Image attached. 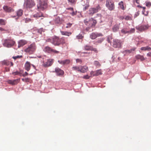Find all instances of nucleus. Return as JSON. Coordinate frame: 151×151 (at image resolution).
<instances>
[{
  "instance_id": "f257e3e1",
  "label": "nucleus",
  "mask_w": 151,
  "mask_h": 151,
  "mask_svg": "<svg viewBox=\"0 0 151 151\" xmlns=\"http://www.w3.org/2000/svg\"><path fill=\"white\" fill-rule=\"evenodd\" d=\"M84 22L85 24L88 27L86 29V31H88L91 27L95 26L97 22L93 18H91L90 19H86L84 20Z\"/></svg>"
},
{
  "instance_id": "f03ea898",
  "label": "nucleus",
  "mask_w": 151,
  "mask_h": 151,
  "mask_svg": "<svg viewBox=\"0 0 151 151\" xmlns=\"http://www.w3.org/2000/svg\"><path fill=\"white\" fill-rule=\"evenodd\" d=\"M52 43L55 46H59L60 44L63 45L65 43V39L64 37L61 38L54 36L52 38Z\"/></svg>"
},
{
  "instance_id": "7ed1b4c3",
  "label": "nucleus",
  "mask_w": 151,
  "mask_h": 151,
  "mask_svg": "<svg viewBox=\"0 0 151 151\" xmlns=\"http://www.w3.org/2000/svg\"><path fill=\"white\" fill-rule=\"evenodd\" d=\"M36 46L35 44L32 43L28 45L27 47L25 49L24 51L29 54H33L35 51Z\"/></svg>"
},
{
  "instance_id": "20e7f679",
  "label": "nucleus",
  "mask_w": 151,
  "mask_h": 151,
  "mask_svg": "<svg viewBox=\"0 0 151 151\" xmlns=\"http://www.w3.org/2000/svg\"><path fill=\"white\" fill-rule=\"evenodd\" d=\"M15 42L13 40L8 38L5 39L3 41V45L7 47H11L13 46Z\"/></svg>"
},
{
  "instance_id": "39448f33",
  "label": "nucleus",
  "mask_w": 151,
  "mask_h": 151,
  "mask_svg": "<svg viewBox=\"0 0 151 151\" xmlns=\"http://www.w3.org/2000/svg\"><path fill=\"white\" fill-rule=\"evenodd\" d=\"M35 5L34 1L33 0H24V6L27 9H30Z\"/></svg>"
},
{
  "instance_id": "423d86ee",
  "label": "nucleus",
  "mask_w": 151,
  "mask_h": 151,
  "mask_svg": "<svg viewBox=\"0 0 151 151\" xmlns=\"http://www.w3.org/2000/svg\"><path fill=\"white\" fill-rule=\"evenodd\" d=\"M37 7L38 9H45L47 7V3L46 2L43 0L40 1L39 3L37 4Z\"/></svg>"
},
{
  "instance_id": "0eeeda50",
  "label": "nucleus",
  "mask_w": 151,
  "mask_h": 151,
  "mask_svg": "<svg viewBox=\"0 0 151 151\" xmlns=\"http://www.w3.org/2000/svg\"><path fill=\"white\" fill-rule=\"evenodd\" d=\"M113 46L114 48H120L122 47V42L119 40H115L113 42Z\"/></svg>"
},
{
  "instance_id": "6e6552de",
  "label": "nucleus",
  "mask_w": 151,
  "mask_h": 151,
  "mask_svg": "<svg viewBox=\"0 0 151 151\" xmlns=\"http://www.w3.org/2000/svg\"><path fill=\"white\" fill-rule=\"evenodd\" d=\"M106 5L109 9H113L114 8V4L111 0H107Z\"/></svg>"
},
{
  "instance_id": "1a4fd4ad",
  "label": "nucleus",
  "mask_w": 151,
  "mask_h": 151,
  "mask_svg": "<svg viewBox=\"0 0 151 151\" xmlns=\"http://www.w3.org/2000/svg\"><path fill=\"white\" fill-rule=\"evenodd\" d=\"M149 27V26L148 25H141L136 27V28L139 31L142 32L148 29Z\"/></svg>"
},
{
  "instance_id": "9d476101",
  "label": "nucleus",
  "mask_w": 151,
  "mask_h": 151,
  "mask_svg": "<svg viewBox=\"0 0 151 151\" xmlns=\"http://www.w3.org/2000/svg\"><path fill=\"white\" fill-rule=\"evenodd\" d=\"M135 29L134 28H132L129 30L127 28H124L121 30V32L124 34H131L134 32Z\"/></svg>"
},
{
  "instance_id": "9b49d317",
  "label": "nucleus",
  "mask_w": 151,
  "mask_h": 151,
  "mask_svg": "<svg viewBox=\"0 0 151 151\" xmlns=\"http://www.w3.org/2000/svg\"><path fill=\"white\" fill-rule=\"evenodd\" d=\"M53 59H47L46 62L43 61V65L45 67H48L50 66L53 63Z\"/></svg>"
},
{
  "instance_id": "f8f14e48",
  "label": "nucleus",
  "mask_w": 151,
  "mask_h": 151,
  "mask_svg": "<svg viewBox=\"0 0 151 151\" xmlns=\"http://www.w3.org/2000/svg\"><path fill=\"white\" fill-rule=\"evenodd\" d=\"M55 72L56 73L57 75L58 76H63L64 73L63 70L58 68H55Z\"/></svg>"
},
{
  "instance_id": "ddd939ff",
  "label": "nucleus",
  "mask_w": 151,
  "mask_h": 151,
  "mask_svg": "<svg viewBox=\"0 0 151 151\" xmlns=\"http://www.w3.org/2000/svg\"><path fill=\"white\" fill-rule=\"evenodd\" d=\"M58 62L60 64L65 65L69 64L70 63V61L69 59H66L63 60H58Z\"/></svg>"
},
{
  "instance_id": "4468645a",
  "label": "nucleus",
  "mask_w": 151,
  "mask_h": 151,
  "mask_svg": "<svg viewBox=\"0 0 151 151\" xmlns=\"http://www.w3.org/2000/svg\"><path fill=\"white\" fill-rule=\"evenodd\" d=\"M27 43V41L25 40H20L18 42V47L19 48L20 47H22L26 44Z\"/></svg>"
},
{
  "instance_id": "2eb2a0df",
  "label": "nucleus",
  "mask_w": 151,
  "mask_h": 151,
  "mask_svg": "<svg viewBox=\"0 0 151 151\" xmlns=\"http://www.w3.org/2000/svg\"><path fill=\"white\" fill-rule=\"evenodd\" d=\"M19 79H16L12 80H9L7 81L8 83L12 84V85H14L17 84L19 81Z\"/></svg>"
},
{
  "instance_id": "dca6fc26",
  "label": "nucleus",
  "mask_w": 151,
  "mask_h": 151,
  "mask_svg": "<svg viewBox=\"0 0 151 151\" xmlns=\"http://www.w3.org/2000/svg\"><path fill=\"white\" fill-rule=\"evenodd\" d=\"M88 70V67L84 66H82L80 65V72L82 73H85Z\"/></svg>"
},
{
  "instance_id": "f3484780",
  "label": "nucleus",
  "mask_w": 151,
  "mask_h": 151,
  "mask_svg": "<svg viewBox=\"0 0 151 151\" xmlns=\"http://www.w3.org/2000/svg\"><path fill=\"white\" fill-rule=\"evenodd\" d=\"M43 50L45 52L50 53L52 52V49L48 46H46L45 47Z\"/></svg>"
},
{
  "instance_id": "a211bd4d",
  "label": "nucleus",
  "mask_w": 151,
  "mask_h": 151,
  "mask_svg": "<svg viewBox=\"0 0 151 151\" xmlns=\"http://www.w3.org/2000/svg\"><path fill=\"white\" fill-rule=\"evenodd\" d=\"M31 64L30 63L27 61L25 64V69L27 71H29L30 69Z\"/></svg>"
},
{
  "instance_id": "6ab92c4d",
  "label": "nucleus",
  "mask_w": 151,
  "mask_h": 151,
  "mask_svg": "<svg viewBox=\"0 0 151 151\" xmlns=\"http://www.w3.org/2000/svg\"><path fill=\"white\" fill-rule=\"evenodd\" d=\"M55 21L56 23L61 24L63 20L59 17H56Z\"/></svg>"
},
{
  "instance_id": "aec40b11",
  "label": "nucleus",
  "mask_w": 151,
  "mask_h": 151,
  "mask_svg": "<svg viewBox=\"0 0 151 151\" xmlns=\"http://www.w3.org/2000/svg\"><path fill=\"white\" fill-rule=\"evenodd\" d=\"M0 63L2 65H9L10 62L7 60H4L0 62Z\"/></svg>"
},
{
  "instance_id": "412c9836",
  "label": "nucleus",
  "mask_w": 151,
  "mask_h": 151,
  "mask_svg": "<svg viewBox=\"0 0 151 151\" xmlns=\"http://www.w3.org/2000/svg\"><path fill=\"white\" fill-rule=\"evenodd\" d=\"M60 32L62 35H64L69 36L71 35L72 33L70 32H68L67 31H61Z\"/></svg>"
},
{
  "instance_id": "4be33fe9",
  "label": "nucleus",
  "mask_w": 151,
  "mask_h": 151,
  "mask_svg": "<svg viewBox=\"0 0 151 151\" xmlns=\"http://www.w3.org/2000/svg\"><path fill=\"white\" fill-rule=\"evenodd\" d=\"M119 8L122 9H124L125 8L126 6L124 5L123 1H121L119 3Z\"/></svg>"
},
{
  "instance_id": "5701e85b",
  "label": "nucleus",
  "mask_w": 151,
  "mask_h": 151,
  "mask_svg": "<svg viewBox=\"0 0 151 151\" xmlns=\"http://www.w3.org/2000/svg\"><path fill=\"white\" fill-rule=\"evenodd\" d=\"M98 12V10H89L87 12L90 16H92L94 13Z\"/></svg>"
},
{
  "instance_id": "b1692460",
  "label": "nucleus",
  "mask_w": 151,
  "mask_h": 151,
  "mask_svg": "<svg viewBox=\"0 0 151 151\" xmlns=\"http://www.w3.org/2000/svg\"><path fill=\"white\" fill-rule=\"evenodd\" d=\"M95 72V73L93 74V76H97L99 75H101L102 74L101 70V69L97 70Z\"/></svg>"
},
{
  "instance_id": "393cba45",
  "label": "nucleus",
  "mask_w": 151,
  "mask_h": 151,
  "mask_svg": "<svg viewBox=\"0 0 151 151\" xmlns=\"http://www.w3.org/2000/svg\"><path fill=\"white\" fill-rule=\"evenodd\" d=\"M135 58L137 59H140L141 61H142L145 60L143 56L140 55H137L135 56Z\"/></svg>"
},
{
  "instance_id": "a878e982",
  "label": "nucleus",
  "mask_w": 151,
  "mask_h": 151,
  "mask_svg": "<svg viewBox=\"0 0 151 151\" xmlns=\"http://www.w3.org/2000/svg\"><path fill=\"white\" fill-rule=\"evenodd\" d=\"M140 50H142L149 51L151 50V48L148 46H147L145 47H142L141 48Z\"/></svg>"
},
{
  "instance_id": "bb28decb",
  "label": "nucleus",
  "mask_w": 151,
  "mask_h": 151,
  "mask_svg": "<svg viewBox=\"0 0 151 151\" xmlns=\"http://www.w3.org/2000/svg\"><path fill=\"white\" fill-rule=\"evenodd\" d=\"M135 50V48H133L130 50H127L124 51V53H125L126 54L128 52L130 53L132 51H134Z\"/></svg>"
},
{
  "instance_id": "cd10ccee",
  "label": "nucleus",
  "mask_w": 151,
  "mask_h": 151,
  "mask_svg": "<svg viewBox=\"0 0 151 151\" xmlns=\"http://www.w3.org/2000/svg\"><path fill=\"white\" fill-rule=\"evenodd\" d=\"M92 47L88 45H86L84 47V50L87 51L91 50Z\"/></svg>"
},
{
  "instance_id": "c85d7f7f",
  "label": "nucleus",
  "mask_w": 151,
  "mask_h": 151,
  "mask_svg": "<svg viewBox=\"0 0 151 151\" xmlns=\"http://www.w3.org/2000/svg\"><path fill=\"white\" fill-rule=\"evenodd\" d=\"M119 25H115L113 27L112 29L113 31L116 32L117 31L119 28Z\"/></svg>"
},
{
  "instance_id": "c756f323",
  "label": "nucleus",
  "mask_w": 151,
  "mask_h": 151,
  "mask_svg": "<svg viewBox=\"0 0 151 151\" xmlns=\"http://www.w3.org/2000/svg\"><path fill=\"white\" fill-rule=\"evenodd\" d=\"M90 37L92 39H95L97 37L96 33H92L90 35Z\"/></svg>"
},
{
  "instance_id": "7c9ffc66",
  "label": "nucleus",
  "mask_w": 151,
  "mask_h": 151,
  "mask_svg": "<svg viewBox=\"0 0 151 151\" xmlns=\"http://www.w3.org/2000/svg\"><path fill=\"white\" fill-rule=\"evenodd\" d=\"M72 69L73 70H77L78 71H80V65L78 66H73L72 68Z\"/></svg>"
},
{
  "instance_id": "2f4dec72",
  "label": "nucleus",
  "mask_w": 151,
  "mask_h": 151,
  "mask_svg": "<svg viewBox=\"0 0 151 151\" xmlns=\"http://www.w3.org/2000/svg\"><path fill=\"white\" fill-rule=\"evenodd\" d=\"M42 16V14L40 12H39L37 13V14H35L34 15V17H40Z\"/></svg>"
},
{
  "instance_id": "473e14b6",
  "label": "nucleus",
  "mask_w": 151,
  "mask_h": 151,
  "mask_svg": "<svg viewBox=\"0 0 151 151\" xmlns=\"http://www.w3.org/2000/svg\"><path fill=\"white\" fill-rule=\"evenodd\" d=\"M12 74L14 76L19 75L20 76H22V73L20 72L16 71V72H13L12 73Z\"/></svg>"
},
{
  "instance_id": "72a5a7b5",
  "label": "nucleus",
  "mask_w": 151,
  "mask_h": 151,
  "mask_svg": "<svg viewBox=\"0 0 151 151\" xmlns=\"http://www.w3.org/2000/svg\"><path fill=\"white\" fill-rule=\"evenodd\" d=\"M94 65L96 67H99L101 66L99 62L98 61H94Z\"/></svg>"
},
{
  "instance_id": "f704fd0d",
  "label": "nucleus",
  "mask_w": 151,
  "mask_h": 151,
  "mask_svg": "<svg viewBox=\"0 0 151 151\" xmlns=\"http://www.w3.org/2000/svg\"><path fill=\"white\" fill-rule=\"evenodd\" d=\"M22 10H18L17 12V15L19 16H21L22 14Z\"/></svg>"
},
{
  "instance_id": "c9c22d12",
  "label": "nucleus",
  "mask_w": 151,
  "mask_h": 151,
  "mask_svg": "<svg viewBox=\"0 0 151 151\" xmlns=\"http://www.w3.org/2000/svg\"><path fill=\"white\" fill-rule=\"evenodd\" d=\"M6 23V21L3 19H0V24L1 25H5Z\"/></svg>"
},
{
  "instance_id": "e433bc0d",
  "label": "nucleus",
  "mask_w": 151,
  "mask_h": 151,
  "mask_svg": "<svg viewBox=\"0 0 151 151\" xmlns=\"http://www.w3.org/2000/svg\"><path fill=\"white\" fill-rule=\"evenodd\" d=\"M142 12L145 16H147L148 14V11L147 10H142Z\"/></svg>"
},
{
  "instance_id": "4c0bfd02",
  "label": "nucleus",
  "mask_w": 151,
  "mask_h": 151,
  "mask_svg": "<svg viewBox=\"0 0 151 151\" xmlns=\"http://www.w3.org/2000/svg\"><path fill=\"white\" fill-rule=\"evenodd\" d=\"M145 5L149 8L151 6V3L149 1H146L145 2Z\"/></svg>"
},
{
  "instance_id": "58836bf2",
  "label": "nucleus",
  "mask_w": 151,
  "mask_h": 151,
  "mask_svg": "<svg viewBox=\"0 0 151 151\" xmlns=\"http://www.w3.org/2000/svg\"><path fill=\"white\" fill-rule=\"evenodd\" d=\"M22 55H17L16 56H13L12 58L15 59L16 60V59L17 58H22Z\"/></svg>"
},
{
  "instance_id": "ea45409f",
  "label": "nucleus",
  "mask_w": 151,
  "mask_h": 151,
  "mask_svg": "<svg viewBox=\"0 0 151 151\" xmlns=\"http://www.w3.org/2000/svg\"><path fill=\"white\" fill-rule=\"evenodd\" d=\"M73 11L71 13V15L72 16H74L76 14L77 11L76 10H72Z\"/></svg>"
},
{
  "instance_id": "a19ab883",
  "label": "nucleus",
  "mask_w": 151,
  "mask_h": 151,
  "mask_svg": "<svg viewBox=\"0 0 151 151\" xmlns=\"http://www.w3.org/2000/svg\"><path fill=\"white\" fill-rule=\"evenodd\" d=\"M52 52L55 53L56 54H59L60 53V52L59 51H58L55 50L53 49H52Z\"/></svg>"
},
{
  "instance_id": "79ce46f5",
  "label": "nucleus",
  "mask_w": 151,
  "mask_h": 151,
  "mask_svg": "<svg viewBox=\"0 0 151 151\" xmlns=\"http://www.w3.org/2000/svg\"><path fill=\"white\" fill-rule=\"evenodd\" d=\"M69 2L71 3L72 4H75L77 0H68Z\"/></svg>"
},
{
  "instance_id": "37998d69",
  "label": "nucleus",
  "mask_w": 151,
  "mask_h": 151,
  "mask_svg": "<svg viewBox=\"0 0 151 151\" xmlns=\"http://www.w3.org/2000/svg\"><path fill=\"white\" fill-rule=\"evenodd\" d=\"M90 77V76H89L88 75H87L84 76L83 77V78L85 79H89Z\"/></svg>"
},
{
  "instance_id": "c03bdc74",
  "label": "nucleus",
  "mask_w": 151,
  "mask_h": 151,
  "mask_svg": "<svg viewBox=\"0 0 151 151\" xmlns=\"http://www.w3.org/2000/svg\"><path fill=\"white\" fill-rule=\"evenodd\" d=\"M83 37L81 35H79L76 36V37L78 39H81L83 38Z\"/></svg>"
},
{
  "instance_id": "a18cd8bd",
  "label": "nucleus",
  "mask_w": 151,
  "mask_h": 151,
  "mask_svg": "<svg viewBox=\"0 0 151 151\" xmlns=\"http://www.w3.org/2000/svg\"><path fill=\"white\" fill-rule=\"evenodd\" d=\"M72 24L70 23H67V26H66V27L67 28L70 27L71 26Z\"/></svg>"
},
{
  "instance_id": "49530a36",
  "label": "nucleus",
  "mask_w": 151,
  "mask_h": 151,
  "mask_svg": "<svg viewBox=\"0 0 151 151\" xmlns=\"http://www.w3.org/2000/svg\"><path fill=\"white\" fill-rule=\"evenodd\" d=\"M91 50L93 51H94L96 53H97L98 52V51L97 49H96V48H93L92 47Z\"/></svg>"
},
{
  "instance_id": "de8ad7c7",
  "label": "nucleus",
  "mask_w": 151,
  "mask_h": 151,
  "mask_svg": "<svg viewBox=\"0 0 151 151\" xmlns=\"http://www.w3.org/2000/svg\"><path fill=\"white\" fill-rule=\"evenodd\" d=\"M103 40L104 39L103 38H101L97 41V42L99 43H101L103 41Z\"/></svg>"
},
{
  "instance_id": "09e8293b",
  "label": "nucleus",
  "mask_w": 151,
  "mask_h": 151,
  "mask_svg": "<svg viewBox=\"0 0 151 151\" xmlns=\"http://www.w3.org/2000/svg\"><path fill=\"white\" fill-rule=\"evenodd\" d=\"M97 37L101 36H103L102 34L101 33H96Z\"/></svg>"
},
{
  "instance_id": "8fccbe9b",
  "label": "nucleus",
  "mask_w": 151,
  "mask_h": 151,
  "mask_svg": "<svg viewBox=\"0 0 151 151\" xmlns=\"http://www.w3.org/2000/svg\"><path fill=\"white\" fill-rule=\"evenodd\" d=\"M137 6L139 8H142L143 9H146V8L145 7H142L140 5H138Z\"/></svg>"
},
{
  "instance_id": "3c124183",
  "label": "nucleus",
  "mask_w": 151,
  "mask_h": 151,
  "mask_svg": "<svg viewBox=\"0 0 151 151\" xmlns=\"http://www.w3.org/2000/svg\"><path fill=\"white\" fill-rule=\"evenodd\" d=\"M25 82H29L30 81V79L28 78H25Z\"/></svg>"
},
{
  "instance_id": "603ef678",
  "label": "nucleus",
  "mask_w": 151,
  "mask_h": 151,
  "mask_svg": "<svg viewBox=\"0 0 151 151\" xmlns=\"http://www.w3.org/2000/svg\"><path fill=\"white\" fill-rule=\"evenodd\" d=\"M101 8V7L99 6V5H98L96 6V8H93V9H99Z\"/></svg>"
},
{
  "instance_id": "864d4df0",
  "label": "nucleus",
  "mask_w": 151,
  "mask_h": 151,
  "mask_svg": "<svg viewBox=\"0 0 151 151\" xmlns=\"http://www.w3.org/2000/svg\"><path fill=\"white\" fill-rule=\"evenodd\" d=\"M95 71H91L90 73V74L91 75V76L92 77V76H93V74H95Z\"/></svg>"
},
{
  "instance_id": "5fc2aeb1",
  "label": "nucleus",
  "mask_w": 151,
  "mask_h": 151,
  "mask_svg": "<svg viewBox=\"0 0 151 151\" xmlns=\"http://www.w3.org/2000/svg\"><path fill=\"white\" fill-rule=\"evenodd\" d=\"M46 41H47V42H50L52 43V39H51L49 38Z\"/></svg>"
},
{
  "instance_id": "6e6d98bb",
  "label": "nucleus",
  "mask_w": 151,
  "mask_h": 151,
  "mask_svg": "<svg viewBox=\"0 0 151 151\" xmlns=\"http://www.w3.org/2000/svg\"><path fill=\"white\" fill-rule=\"evenodd\" d=\"M28 75V73L27 72H25L22 75V76H23L24 77Z\"/></svg>"
},
{
  "instance_id": "4d7b16f0",
  "label": "nucleus",
  "mask_w": 151,
  "mask_h": 151,
  "mask_svg": "<svg viewBox=\"0 0 151 151\" xmlns=\"http://www.w3.org/2000/svg\"><path fill=\"white\" fill-rule=\"evenodd\" d=\"M76 61L77 63H81L82 62L81 60L79 59H77L76 60Z\"/></svg>"
},
{
  "instance_id": "13d9d810",
  "label": "nucleus",
  "mask_w": 151,
  "mask_h": 151,
  "mask_svg": "<svg viewBox=\"0 0 151 151\" xmlns=\"http://www.w3.org/2000/svg\"><path fill=\"white\" fill-rule=\"evenodd\" d=\"M130 17L128 16H126L124 18L126 20H129L130 19Z\"/></svg>"
},
{
  "instance_id": "bf43d9fd",
  "label": "nucleus",
  "mask_w": 151,
  "mask_h": 151,
  "mask_svg": "<svg viewBox=\"0 0 151 151\" xmlns=\"http://www.w3.org/2000/svg\"><path fill=\"white\" fill-rule=\"evenodd\" d=\"M134 2L135 3L136 2L138 4H139V0H134Z\"/></svg>"
},
{
  "instance_id": "052dcab7",
  "label": "nucleus",
  "mask_w": 151,
  "mask_h": 151,
  "mask_svg": "<svg viewBox=\"0 0 151 151\" xmlns=\"http://www.w3.org/2000/svg\"><path fill=\"white\" fill-rule=\"evenodd\" d=\"M147 55L149 57L151 56V52H149L147 54Z\"/></svg>"
},
{
  "instance_id": "680f3d73",
  "label": "nucleus",
  "mask_w": 151,
  "mask_h": 151,
  "mask_svg": "<svg viewBox=\"0 0 151 151\" xmlns=\"http://www.w3.org/2000/svg\"><path fill=\"white\" fill-rule=\"evenodd\" d=\"M4 9H8V7L7 6H5L3 7Z\"/></svg>"
},
{
  "instance_id": "e2e57ef3",
  "label": "nucleus",
  "mask_w": 151,
  "mask_h": 151,
  "mask_svg": "<svg viewBox=\"0 0 151 151\" xmlns=\"http://www.w3.org/2000/svg\"><path fill=\"white\" fill-rule=\"evenodd\" d=\"M89 7V6L88 5H87L86 6H85V9H88V7Z\"/></svg>"
},
{
  "instance_id": "0e129e2a",
  "label": "nucleus",
  "mask_w": 151,
  "mask_h": 151,
  "mask_svg": "<svg viewBox=\"0 0 151 151\" xmlns=\"http://www.w3.org/2000/svg\"><path fill=\"white\" fill-rule=\"evenodd\" d=\"M4 29H3V28H1V27H0V30L1 31H4Z\"/></svg>"
},
{
  "instance_id": "69168bd1",
  "label": "nucleus",
  "mask_w": 151,
  "mask_h": 151,
  "mask_svg": "<svg viewBox=\"0 0 151 151\" xmlns=\"http://www.w3.org/2000/svg\"><path fill=\"white\" fill-rule=\"evenodd\" d=\"M82 53H83V54H89V52H82Z\"/></svg>"
},
{
  "instance_id": "338daca9",
  "label": "nucleus",
  "mask_w": 151,
  "mask_h": 151,
  "mask_svg": "<svg viewBox=\"0 0 151 151\" xmlns=\"http://www.w3.org/2000/svg\"><path fill=\"white\" fill-rule=\"evenodd\" d=\"M124 18V17H120V19H123Z\"/></svg>"
},
{
  "instance_id": "774afa93",
  "label": "nucleus",
  "mask_w": 151,
  "mask_h": 151,
  "mask_svg": "<svg viewBox=\"0 0 151 151\" xmlns=\"http://www.w3.org/2000/svg\"><path fill=\"white\" fill-rule=\"evenodd\" d=\"M10 63H11V66H13V63L12 62H10Z\"/></svg>"
}]
</instances>
